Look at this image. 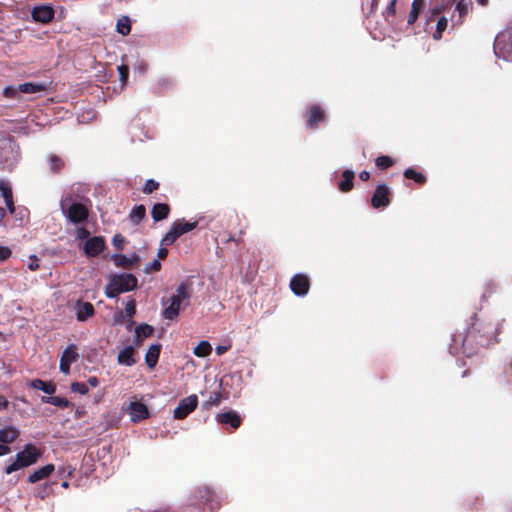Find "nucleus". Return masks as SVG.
I'll use <instances>...</instances> for the list:
<instances>
[{
  "instance_id": "f257e3e1",
  "label": "nucleus",
  "mask_w": 512,
  "mask_h": 512,
  "mask_svg": "<svg viewBox=\"0 0 512 512\" xmlns=\"http://www.w3.org/2000/svg\"><path fill=\"white\" fill-rule=\"evenodd\" d=\"M499 333L498 322L485 314L474 313L466 332L453 336L450 351L471 357L489 346L493 340L497 342L496 337Z\"/></svg>"
},
{
  "instance_id": "f03ea898",
  "label": "nucleus",
  "mask_w": 512,
  "mask_h": 512,
  "mask_svg": "<svg viewBox=\"0 0 512 512\" xmlns=\"http://www.w3.org/2000/svg\"><path fill=\"white\" fill-rule=\"evenodd\" d=\"M138 279L130 273L114 274L110 277L105 287V295L108 298H116L118 295L137 288Z\"/></svg>"
},
{
  "instance_id": "7ed1b4c3",
  "label": "nucleus",
  "mask_w": 512,
  "mask_h": 512,
  "mask_svg": "<svg viewBox=\"0 0 512 512\" xmlns=\"http://www.w3.org/2000/svg\"><path fill=\"white\" fill-rule=\"evenodd\" d=\"M41 456L42 451L40 448L32 443L26 444L23 450L16 454L14 461L5 467V473L9 475L15 471L29 467L37 463Z\"/></svg>"
},
{
  "instance_id": "20e7f679",
  "label": "nucleus",
  "mask_w": 512,
  "mask_h": 512,
  "mask_svg": "<svg viewBox=\"0 0 512 512\" xmlns=\"http://www.w3.org/2000/svg\"><path fill=\"white\" fill-rule=\"evenodd\" d=\"M198 226V221L189 222L185 219H178L172 223L169 231L161 240V246L172 245L180 236L194 230Z\"/></svg>"
},
{
  "instance_id": "39448f33",
  "label": "nucleus",
  "mask_w": 512,
  "mask_h": 512,
  "mask_svg": "<svg viewBox=\"0 0 512 512\" xmlns=\"http://www.w3.org/2000/svg\"><path fill=\"white\" fill-rule=\"evenodd\" d=\"M208 505L211 511L220 507V501L215 491L210 487L204 486L196 489L191 498L190 506Z\"/></svg>"
},
{
  "instance_id": "423d86ee",
  "label": "nucleus",
  "mask_w": 512,
  "mask_h": 512,
  "mask_svg": "<svg viewBox=\"0 0 512 512\" xmlns=\"http://www.w3.org/2000/svg\"><path fill=\"white\" fill-rule=\"evenodd\" d=\"M198 405V397L196 394H191L181 399L174 409L173 416L177 420L185 419L190 413H192Z\"/></svg>"
},
{
  "instance_id": "0eeeda50",
  "label": "nucleus",
  "mask_w": 512,
  "mask_h": 512,
  "mask_svg": "<svg viewBox=\"0 0 512 512\" xmlns=\"http://www.w3.org/2000/svg\"><path fill=\"white\" fill-rule=\"evenodd\" d=\"M391 202V190L385 183L378 184L371 197V206L374 209L387 207Z\"/></svg>"
},
{
  "instance_id": "6e6552de",
  "label": "nucleus",
  "mask_w": 512,
  "mask_h": 512,
  "mask_svg": "<svg viewBox=\"0 0 512 512\" xmlns=\"http://www.w3.org/2000/svg\"><path fill=\"white\" fill-rule=\"evenodd\" d=\"M304 118L309 129H317L326 120V112L319 104H313L306 111Z\"/></svg>"
},
{
  "instance_id": "1a4fd4ad",
  "label": "nucleus",
  "mask_w": 512,
  "mask_h": 512,
  "mask_svg": "<svg viewBox=\"0 0 512 512\" xmlns=\"http://www.w3.org/2000/svg\"><path fill=\"white\" fill-rule=\"evenodd\" d=\"M15 142L11 137L0 138V168L9 166L14 160Z\"/></svg>"
},
{
  "instance_id": "9d476101",
  "label": "nucleus",
  "mask_w": 512,
  "mask_h": 512,
  "mask_svg": "<svg viewBox=\"0 0 512 512\" xmlns=\"http://www.w3.org/2000/svg\"><path fill=\"white\" fill-rule=\"evenodd\" d=\"M68 220L74 224L85 222L89 217V209L82 203H72L65 212Z\"/></svg>"
},
{
  "instance_id": "9b49d317",
  "label": "nucleus",
  "mask_w": 512,
  "mask_h": 512,
  "mask_svg": "<svg viewBox=\"0 0 512 512\" xmlns=\"http://www.w3.org/2000/svg\"><path fill=\"white\" fill-rule=\"evenodd\" d=\"M55 16V10L51 5L42 4L35 6L31 11V17L35 22L48 24Z\"/></svg>"
},
{
  "instance_id": "f8f14e48",
  "label": "nucleus",
  "mask_w": 512,
  "mask_h": 512,
  "mask_svg": "<svg viewBox=\"0 0 512 512\" xmlns=\"http://www.w3.org/2000/svg\"><path fill=\"white\" fill-rule=\"evenodd\" d=\"M290 289L297 296H305L310 289V279L305 274H295L290 280Z\"/></svg>"
},
{
  "instance_id": "ddd939ff",
  "label": "nucleus",
  "mask_w": 512,
  "mask_h": 512,
  "mask_svg": "<svg viewBox=\"0 0 512 512\" xmlns=\"http://www.w3.org/2000/svg\"><path fill=\"white\" fill-rule=\"evenodd\" d=\"M105 248V240L101 236H94L84 243V253L87 257H96Z\"/></svg>"
},
{
  "instance_id": "4468645a",
  "label": "nucleus",
  "mask_w": 512,
  "mask_h": 512,
  "mask_svg": "<svg viewBox=\"0 0 512 512\" xmlns=\"http://www.w3.org/2000/svg\"><path fill=\"white\" fill-rule=\"evenodd\" d=\"M216 420L223 426H229L232 429H238L242 424V418L235 410H229L217 415Z\"/></svg>"
},
{
  "instance_id": "2eb2a0df",
  "label": "nucleus",
  "mask_w": 512,
  "mask_h": 512,
  "mask_svg": "<svg viewBox=\"0 0 512 512\" xmlns=\"http://www.w3.org/2000/svg\"><path fill=\"white\" fill-rule=\"evenodd\" d=\"M129 414L131 416V421L135 423L147 419L150 415L148 407L140 401H133L130 403Z\"/></svg>"
},
{
  "instance_id": "dca6fc26",
  "label": "nucleus",
  "mask_w": 512,
  "mask_h": 512,
  "mask_svg": "<svg viewBox=\"0 0 512 512\" xmlns=\"http://www.w3.org/2000/svg\"><path fill=\"white\" fill-rule=\"evenodd\" d=\"M76 318L78 321L83 322L92 317L95 309L92 303L77 301L75 304Z\"/></svg>"
},
{
  "instance_id": "f3484780",
  "label": "nucleus",
  "mask_w": 512,
  "mask_h": 512,
  "mask_svg": "<svg viewBox=\"0 0 512 512\" xmlns=\"http://www.w3.org/2000/svg\"><path fill=\"white\" fill-rule=\"evenodd\" d=\"M0 193H1L2 197L4 198L6 207L9 210V212L14 213L15 206H14V201H13V192H12V189H11L9 183H7L4 180H0Z\"/></svg>"
},
{
  "instance_id": "a211bd4d",
  "label": "nucleus",
  "mask_w": 512,
  "mask_h": 512,
  "mask_svg": "<svg viewBox=\"0 0 512 512\" xmlns=\"http://www.w3.org/2000/svg\"><path fill=\"white\" fill-rule=\"evenodd\" d=\"M55 470L54 464H47L37 470H35L33 473H31L28 477L29 483H36L41 481L42 479H45L49 477Z\"/></svg>"
},
{
  "instance_id": "6ab92c4d",
  "label": "nucleus",
  "mask_w": 512,
  "mask_h": 512,
  "mask_svg": "<svg viewBox=\"0 0 512 512\" xmlns=\"http://www.w3.org/2000/svg\"><path fill=\"white\" fill-rule=\"evenodd\" d=\"M20 435L17 428L13 426H6L0 429V444L7 445L13 443Z\"/></svg>"
},
{
  "instance_id": "aec40b11",
  "label": "nucleus",
  "mask_w": 512,
  "mask_h": 512,
  "mask_svg": "<svg viewBox=\"0 0 512 512\" xmlns=\"http://www.w3.org/2000/svg\"><path fill=\"white\" fill-rule=\"evenodd\" d=\"M170 206L166 203H156L153 205L151 210L152 219L155 222L166 219L170 214Z\"/></svg>"
},
{
  "instance_id": "412c9836",
  "label": "nucleus",
  "mask_w": 512,
  "mask_h": 512,
  "mask_svg": "<svg viewBox=\"0 0 512 512\" xmlns=\"http://www.w3.org/2000/svg\"><path fill=\"white\" fill-rule=\"evenodd\" d=\"M170 304L163 310V317L167 320H174L178 317L181 301L172 296L169 299Z\"/></svg>"
},
{
  "instance_id": "4be33fe9",
  "label": "nucleus",
  "mask_w": 512,
  "mask_h": 512,
  "mask_svg": "<svg viewBox=\"0 0 512 512\" xmlns=\"http://www.w3.org/2000/svg\"><path fill=\"white\" fill-rule=\"evenodd\" d=\"M161 348H162V345L159 343L152 344L149 347V349L145 355V362L149 368H154L156 366V364L158 363Z\"/></svg>"
},
{
  "instance_id": "5701e85b",
  "label": "nucleus",
  "mask_w": 512,
  "mask_h": 512,
  "mask_svg": "<svg viewBox=\"0 0 512 512\" xmlns=\"http://www.w3.org/2000/svg\"><path fill=\"white\" fill-rule=\"evenodd\" d=\"M343 180L338 183V189L341 192L347 193L354 187L355 174L352 170L346 169L342 172Z\"/></svg>"
},
{
  "instance_id": "b1692460",
  "label": "nucleus",
  "mask_w": 512,
  "mask_h": 512,
  "mask_svg": "<svg viewBox=\"0 0 512 512\" xmlns=\"http://www.w3.org/2000/svg\"><path fill=\"white\" fill-rule=\"evenodd\" d=\"M134 352L135 348L133 346H126L118 354V363L126 366H133L136 363V360L133 357Z\"/></svg>"
},
{
  "instance_id": "393cba45",
  "label": "nucleus",
  "mask_w": 512,
  "mask_h": 512,
  "mask_svg": "<svg viewBox=\"0 0 512 512\" xmlns=\"http://www.w3.org/2000/svg\"><path fill=\"white\" fill-rule=\"evenodd\" d=\"M49 170L53 174H59L66 166L65 160L56 154H49L47 157Z\"/></svg>"
},
{
  "instance_id": "a878e982",
  "label": "nucleus",
  "mask_w": 512,
  "mask_h": 512,
  "mask_svg": "<svg viewBox=\"0 0 512 512\" xmlns=\"http://www.w3.org/2000/svg\"><path fill=\"white\" fill-rule=\"evenodd\" d=\"M117 267L132 268L139 261V256L134 255L132 258L127 257L124 254H115L112 257Z\"/></svg>"
},
{
  "instance_id": "bb28decb",
  "label": "nucleus",
  "mask_w": 512,
  "mask_h": 512,
  "mask_svg": "<svg viewBox=\"0 0 512 512\" xmlns=\"http://www.w3.org/2000/svg\"><path fill=\"white\" fill-rule=\"evenodd\" d=\"M30 387L41 390L44 393L53 395L56 392V385L53 382H45L41 379H34L30 382Z\"/></svg>"
},
{
  "instance_id": "cd10ccee",
  "label": "nucleus",
  "mask_w": 512,
  "mask_h": 512,
  "mask_svg": "<svg viewBox=\"0 0 512 512\" xmlns=\"http://www.w3.org/2000/svg\"><path fill=\"white\" fill-rule=\"evenodd\" d=\"M19 90L24 94H35L46 90V84L27 82L19 85Z\"/></svg>"
},
{
  "instance_id": "c85d7f7f",
  "label": "nucleus",
  "mask_w": 512,
  "mask_h": 512,
  "mask_svg": "<svg viewBox=\"0 0 512 512\" xmlns=\"http://www.w3.org/2000/svg\"><path fill=\"white\" fill-rule=\"evenodd\" d=\"M423 6L424 0H413L411 4V11L407 19L408 25H413L417 21L420 12L423 9Z\"/></svg>"
},
{
  "instance_id": "c756f323",
  "label": "nucleus",
  "mask_w": 512,
  "mask_h": 512,
  "mask_svg": "<svg viewBox=\"0 0 512 512\" xmlns=\"http://www.w3.org/2000/svg\"><path fill=\"white\" fill-rule=\"evenodd\" d=\"M41 401L43 403L51 404L60 408H68L72 406L73 404L66 398L59 397V396H43L41 398Z\"/></svg>"
},
{
  "instance_id": "7c9ffc66",
  "label": "nucleus",
  "mask_w": 512,
  "mask_h": 512,
  "mask_svg": "<svg viewBox=\"0 0 512 512\" xmlns=\"http://www.w3.org/2000/svg\"><path fill=\"white\" fill-rule=\"evenodd\" d=\"M403 175L406 179L413 180L419 185H424L427 182V177L423 173L418 172L411 167L405 169Z\"/></svg>"
},
{
  "instance_id": "2f4dec72",
  "label": "nucleus",
  "mask_w": 512,
  "mask_h": 512,
  "mask_svg": "<svg viewBox=\"0 0 512 512\" xmlns=\"http://www.w3.org/2000/svg\"><path fill=\"white\" fill-rule=\"evenodd\" d=\"M173 296L181 302L189 299L191 297V284L188 282H181L176 289V294Z\"/></svg>"
},
{
  "instance_id": "473e14b6",
  "label": "nucleus",
  "mask_w": 512,
  "mask_h": 512,
  "mask_svg": "<svg viewBox=\"0 0 512 512\" xmlns=\"http://www.w3.org/2000/svg\"><path fill=\"white\" fill-rule=\"evenodd\" d=\"M146 217V208L144 205H136L130 212L129 218L134 224H139Z\"/></svg>"
},
{
  "instance_id": "72a5a7b5",
  "label": "nucleus",
  "mask_w": 512,
  "mask_h": 512,
  "mask_svg": "<svg viewBox=\"0 0 512 512\" xmlns=\"http://www.w3.org/2000/svg\"><path fill=\"white\" fill-rule=\"evenodd\" d=\"M455 11L458 13V17L453 20V26H460L464 23L465 16L468 13V6L463 0H460L455 7Z\"/></svg>"
},
{
  "instance_id": "f704fd0d",
  "label": "nucleus",
  "mask_w": 512,
  "mask_h": 512,
  "mask_svg": "<svg viewBox=\"0 0 512 512\" xmlns=\"http://www.w3.org/2000/svg\"><path fill=\"white\" fill-rule=\"evenodd\" d=\"M61 359L72 364L76 362L79 358V354L77 352V346L75 344L69 345L62 353Z\"/></svg>"
},
{
  "instance_id": "c9c22d12",
  "label": "nucleus",
  "mask_w": 512,
  "mask_h": 512,
  "mask_svg": "<svg viewBox=\"0 0 512 512\" xmlns=\"http://www.w3.org/2000/svg\"><path fill=\"white\" fill-rule=\"evenodd\" d=\"M211 352H212V347L208 341H201L194 348V354L197 357H206V356L210 355Z\"/></svg>"
},
{
  "instance_id": "e433bc0d",
  "label": "nucleus",
  "mask_w": 512,
  "mask_h": 512,
  "mask_svg": "<svg viewBox=\"0 0 512 512\" xmlns=\"http://www.w3.org/2000/svg\"><path fill=\"white\" fill-rule=\"evenodd\" d=\"M394 164H395V161L393 160V158H391L390 156H387V155H381L375 159V165L380 170H387V169L391 168Z\"/></svg>"
},
{
  "instance_id": "4c0bfd02",
  "label": "nucleus",
  "mask_w": 512,
  "mask_h": 512,
  "mask_svg": "<svg viewBox=\"0 0 512 512\" xmlns=\"http://www.w3.org/2000/svg\"><path fill=\"white\" fill-rule=\"evenodd\" d=\"M448 26V20L446 17L442 16L437 20L436 30L433 33L434 40H440L442 38L443 32L446 30Z\"/></svg>"
},
{
  "instance_id": "58836bf2",
  "label": "nucleus",
  "mask_w": 512,
  "mask_h": 512,
  "mask_svg": "<svg viewBox=\"0 0 512 512\" xmlns=\"http://www.w3.org/2000/svg\"><path fill=\"white\" fill-rule=\"evenodd\" d=\"M222 400V393L220 391L218 392H212L208 398V400L203 404V407L205 409H210L212 407H217L220 405Z\"/></svg>"
},
{
  "instance_id": "ea45409f",
  "label": "nucleus",
  "mask_w": 512,
  "mask_h": 512,
  "mask_svg": "<svg viewBox=\"0 0 512 512\" xmlns=\"http://www.w3.org/2000/svg\"><path fill=\"white\" fill-rule=\"evenodd\" d=\"M135 333L138 334V336H141L142 338H148L151 337L154 333V327L143 323L136 327Z\"/></svg>"
},
{
  "instance_id": "a19ab883",
  "label": "nucleus",
  "mask_w": 512,
  "mask_h": 512,
  "mask_svg": "<svg viewBox=\"0 0 512 512\" xmlns=\"http://www.w3.org/2000/svg\"><path fill=\"white\" fill-rule=\"evenodd\" d=\"M131 31V24L128 17H123L118 20L117 22V32L122 34L123 36H126Z\"/></svg>"
},
{
  "instance_id": "79ce46f5",
  "label": "nucleus",
  "mask_w": 512,
  "mask_h": 512,
  "mask_svg": "<svg viewBox=\"0 0 512 512\" xmlns=\"http://www.w3.org/2000/svg\"><path fill=\"white\" fill-rule=\"evenodd\" d=\"M21 91L18 86H6L3 89V96L8 99H18Z\"/></svg>"
},
{
  "instance_id": "37998d69",
  "label": "nucleus",
  "mask_w": 512,
  "mask_h": 512,
  "mask_svg": "<svg viewBox=\"0 0 512 512\" xmlns=\"http://www.w3.org/2000/svg\"><path fill=\"white\" fill-rule=\"evenodd\" d=\"M52 484L53 483H46L43 486L39 487L36 496L39 497L40 499L44 500L45 498L52 495L53 494Z\"/></svg>"
},
{
  "instance_id": "c03bdc74",
  "label": "nucleus",
  "mask_w": 512,
  "mask_h": 512,
  "mask_svg": "<svg viewBox=\"0 0 512 512\" xmlns=\"http://www.w3.org/2000/svg\"><path fill=\"white\" fill-rule=\"evenodd\" d=\"M159 188V182L154 179H148L142 189L144 194H151Z\"/></svg>"
},
{
  "instance_id": "a18cd8bd",
  "label": "nucleus",
  "mask_w": 512,
  "mask_h": 512,
  "mask_svg": "<svg viewBox=\"0 0 512 512\" xmlns=\"http://www.w3.org/2000/svg\"><path fill=\"white\" fill-rule=\"evenodd\" d=\"M71 391L75 393H79L81 395H86L89 391L86 383L83 382H73L71 384Z\"/></svg>"
},
{
  "instance_id": "49530a36",
  "label": "nucleus",
  "mask_w": 512,
  "mask_h": 512,
  "mask_svg": "<svg viewBox=\"0 0 512 512\" xmlns=\"http://www.w3.org/2000/svg\"><path fill=\"white\" fill-rule=\"evenodd\" d=\"M119 79L123 85L127 83L129 77V67L127 65L118 66Z\"/></svg>"
},
{
  "instance_id": "de8ad7c7",
  "label": "nucleus",
  "mask_w": 512,
  "mask_h": 512,
  "mask_svg": "<svg viewBox=\"0 0 512 512\" xmlns=\"http://www.w3.org/2000/svg\"><path fill=\"white\" fill-rule=\"evenodd\" d=\"M136 314V302L134 299H130L125 305V315L128 318H132Z\"/></svg>"
},
{
  "instance_id": "09e8293b",
  "label": "nucleus",
  "mask_w": 512,
  "mask_h": 512,
  "mask_svg": "<svg viewBox=\"0 0 512 512\" xmlns=\"http://www.w3.org/2000/svg\"><path fill=\"white\" fill-rule=\"evenodd\" d=\"M504 378L506 383L512 385V359L505 366Z\"/></svg>"
},
{
  "instance_id": "8fccbe9b",
  "label": "nucleus",
  "mask_w": 512,
  "mask_h": 512,
  "mask_svg": "<svg viewBox=\"0 0 512 512\" xmlns=\"http://www.w3.org/2000/svg\"><path fill=\"white\" fill-rule=\"evenodd\" d=\"M396 3H397V0H391L390 1L389 5L387 6L386 11H385L386 18L394 17L395 16V14H396Z\"/></svg>"
},
{
  "instance_id": "3c124183",
  "label": "nucleus",
  "mask_w": 512,
  "mask_h": 512,
  "mask_svg": "<svg viewBox=\"0 0 512 512\" xmlns=\"http://www.w3.org/2000/svg\"><path fill=\"white\" fill-rule=\"evenodd\" d=\"M124 237L120 234H116L114 237H113V245L118 249V250H122L123 249V244H124Z\"/></svg>"
},
{
  "instance_id": "603ef678",
  "label": "nucleus",
  "mask_w": 512,
  "mask_h": 512,
  "mask_svg": "<svg viewBox=\"0 0 512 512\" xmlns=\"http://www.w3.org/2000/svg\"><path fill=\"white\" fill-rule=\"evenodd\" d=\"M160 269L161 263L159 260L155 259L145 268V272L148 273L150 271H159Z\"/></svg>"
},
{
  "instance_id": "864d4df0",
  "label": "nucleus",
  "mask_w": 512,
  "mask_h": 512,
  "mask_svg": "<svg viewBox=\"0 0 512 512\" xmlns=\"http://www.w3.org/2000/svg\"><path fill=\"white\" fill-rule=\"evenodd\" d=\"M12 252L10 248L6 246H0V261H5L11 256Z\"/></svg>"
},
{
  "instance_id": "5fc2aeb1",
  "label": "nucleus",
  "mask_w": 512,
  "mask_h": 512,
  "mask_svg": "<svg viewBox=\"0 0 512 512\" xmlns=\"http://www.w3.org/2000/svg\"><path fill=\"white\" fill-rule=\"evenodd\" d=\"M71 364L60 358V371L64 374H69Z\"/></svg>"
},
{
  "instance_id": "6e6d98bb",
  "label": "nucleus",
  "mask_w": 512,
  "mask_h": 512,
  "mask_svg": "<svg viewBox=\"0 0 512 512\" xmlns=\"http://www.w3.org/2000/svg\"><path fill=\"white\" fill-rule=\"evenodd\" d=\"M77 235L80 239H86L89 237L90 232L85 227H80L77 230Z\"/></svg>"
},
{
  "instance_id": "4d7b16f0",
  "label": "nucleus",
  "mask_w": 512,
  "mask_h": 512,
  "mask_svg": "<svg viewBox=\"0 0 512 512\" xmlns=\"http://www.w3.org/2000/svg\"><path fill=\"white\" fill-rule=\"evenodd\" d=\"M39 259L37 257H33L32 258V261L31 263L29 264L28 268L31 270V271H36L39 269Z\"/></svg>"
},
{
  "instance_id": "13d9d810",
  "label": "nucleus",
  "mask_w": 512,
  "mask_h": 512,
  "mask_svg": "<svg viewBox=\"0 0 512 512\" xmlns=\"http://www.w3.org/2000/svg\"><path fill=\"white\" fill-rule=\"evenodd\" d=\"M87 384L91 387H97L99 385V380L96 376H91L88 378Z\"/></svg>"
},
{
  "instance_id": "bf43d9fd",
  "label": "nucleus",
  "mask_w": 512,
  "mask_h": 512,
  "mask_svg": "<svg viewBox=\"0 0 512 512\" xmlns=\"http://www.w3.org/2000/svg\"><path fill=\"white\" fill-rule=\"evenodd\" d=\"M11 452V448L7 445L0 444V456L7 455Z\"/></svg>"
},
{
  "instance_id": "052dcab7",
  "label": "nucleus",
  "mask_w": 512,
  "mask_h": 512,
  "mask_svg": "<svg viewBox=\"0 0 512 512\" xmlns=\"http://www.w3.org/2000/svg\"><path fill=\"white\" fill-rule=\"evenodd\" d=\"M158 257L160 259H165L168 255V250L167 248L165 247H161L159 250H158V253H157Z\"/></svg>"
},
{
  "instance_id": "680f3d73",
  "label": "nucleus",
  "mask_w": 512,
  "mask_h": 512,
  "mask_svg": "<svg viewBox=\"0 0 512 512\" xmlns=\"http://www.w3.org/2000/svg\"><path fill=\"white\" fill-rule=\"evenodd\" d=\"M359 178L362 181H368L370 179V173L366 170H363L362 172H360Z\"/></svg>"
},
{
  "instance_id": "e2e57ef3",
  "label": "nucleus",
  "mask_w": 512,
  "mask_h": 512,
  "mask_svg": "<svg viewBox=\"0 0 512 512\" xmlns=\"http://www.w3.org/2000/svg\"><path fill=\"white\" fill-rule=\"evenodd\" d=\"M143 339L141 336H138V334L135 333V336H134V344H135V347H140L142 342H143Z\"/></svg>"
},
{
  "instance_id": "0e129e2a",
  "label": "nucleus",
  "mask_w": 512,
  "mask_h": 512,
  "mask_svg": "<svg viewBox=\"0 0 512 512\" xmlns=\"http://www.w3.org/2000/svg\"><path fill=\"white\" fill-rule=\"evenodd\" d=\"M228 350V347L227 346H222V345H219L216 347V353L218 355H222L224 354L226 351Z\"/></svg>"
},
{
  "instance_id": "69168bd1",
  "label": "nucleus",
  "mask_w": 512,
  "mask_h": 512,
  "mask_svg": "<svg viewBox=\"0 0 512 512\" xmlns=\"http://www.w3.org/2000/svg\"><path fill=\"white\" fill-rule=\"evenodd\" d=\"M9 402L7 400H3L0 402V410H4L8 407Z\"/></svg>"
},
{
  "instance_id": "338daca9",
  "label": "nucleus",
  "mask_w": 512,
  "mask_h": 512,
  "mask_svg": "<svg viewBox=\"0 0 512 512\" xmlns=\"http://www.w3.org/2000/svg\"><path fill=\"white\" fill-rule=\"evenodd\" d=\"M6 216V211L4 208L0 207V223L3 221V219Z\"/></svg>"
},
{
  "instance_id": "774afa93",
  "label": "nucleus",
  "mask_w": 512,
  "mask_h": 512,
  "mask_svg": "<svg viewBox=\"0 0 512 512\" xmlns=\"http://www.w3.org/2000/svg\"><path fill=\"white\" fill-rule=\"evenodd\" d=\"M122 311H119L118 314L116 315V321L117 322H121L122 321Z\"/></svg>"
}]
</instances>
